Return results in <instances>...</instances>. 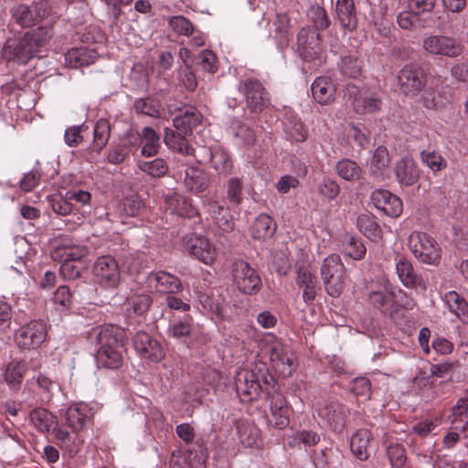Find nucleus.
Returning a JSON list of instances; mask_svg holds the SVG:
<instances>
[{"instance_id": "nucleus-62", "label": "nucleus", "mask_w": 468, "mask_h": 468, "mask_svg": "<svg viewBox=\"0 0 468 468\" xmlns=\"http://www.w3.org/2000/svg\"><path fill=\"white\" fill-rule=\"evenodd\" d=\"M276 37L281 42V38L283 41L288 39V32L290 27V18L286 14H277L274 21Z\"/></svg>"}, {"instance_id": "nucleus-24", "label": "nucleus", "mask_w": 468, "mask_h": 468, "mask_svg": "<svg viewBox=\"0 0 468 468\" xmlns=\"http://www.w3.org/2000/svg\"><path fill=\"white\" fill-rule=\"evenodd\" d=\"M396 273L400 282L407 288H420L426 290L427 286L420 275L415 271L411 261L405 256L396 259Z\"/></svg>"}, {"instance_id": "nucleus-16", "label": "nucleus", "mask_w": 468, "mask_h": 468, "mask_svg": "<svg viewBox=\"0 0 468 468\" xmlns=\"http://www.w3.org/2000/svg\"><path fill=\"white\" fill-rule=\"evenodd\" d=\"M345 96L351 101L354 111L357 113H376L381 110V99L367 92H361L354 84H347Z\"/></svg>"}, {"instance_id": "nucleus-35", "label": "nucleus", "mask_w": 468, "mask_h": 468, "mask_svg": "<svg viewBox=\"0 0 468 468\" xmlns=\"http://www.w3.org/2000/svg\"><path fill=\"white\" fill-rule=\"evenodd\" d=\"M314 100L320 104H328L334 101L335 85L329 77H318L311 87Z\"/></svg>"}, {"instance_id": "nucleus-33", "label": "nucleus", "mask_w": 468, "mask_h": 468, "mask_svg": "<svg viewBox=\"0 0 468 468\" xmlns=\"http://www.w3.org/2000/svg\"><path fill=\"white\" fill-rule=\"evenodd\" d=\"M185 186L194 193L205 191L209 185L207 174L197 166H187L185 170Z\"/></svg>"}, {"instance_id": "nucleus-27", "label": "nucleus", "mask_w": 468, "mask_h": 468, "mask_svg": "<svg viewBox=\"0 0 468 468\" xmlns=\"http://www.w3.org/2000/svg\"><path fill=\"white\" fill-rule=\"evenodd\" d=\"M335 18L341 27L354 31L358 26V16L354 0H336L335 5Z\"/></svg>"}, {"instance_id": "nucleus-5", "label": "nucleus", "mask_w": 468, "mask_h": 468, "mask_svg": "<svg viewBox=\"0 0 468 468\" xmlns=\"http://www.w3.org/2000/svg\"><path fill=\"white\" fill-rule=\"evenodd\" d=\"M408 246L415 258L421 263L438 265L441 261V248L438 242L425 232H412Z\"/></svg>"}, {"instance_id": "nucleus-28", "label": "nucleus", "mask_w": 468, "mask_h": 468, "mask_svg": "<svg viewBox=\"0 0 468 468\" xmlns=\"http://www.w3.org/2000/svg\"><path fill=\"white\" fill-rule=\"evenodd\" d=\"M395 175L399 185L410 186L420 178V169L413 159L402 158L395 165Z\"/></svg>"}, {"instance_id": "nucleus-37", "label": "nucleus", "mask_w": 468, "mask_h": 468, "mask_svg": "<svg viewBox=\"0 0 468 468\" xmlns=\"http://www.w3.org/2000/svg\"><path fill=\"white\" fill-rule=\"evenodd\" d=\"M141 154L144 157L157 155L161 147L160 135L152 127L146 126L140 133Z\"/></svg>"}, {"instance_id": "nucleus-41", "label": "nucleus", "mask_w": 468, "mask_h": 468, "mask_svg": "<svg viewBox=\"0 0 468 468\" xmlns=\"http://www.w3.org/2000/svg\"><path fill=\"white\" fill-rule=\"evenodd\" d=\"M289 410L281 395L273 396L271 402V417L269 421L278 429L289 424Z\"/></svg>"}, {"instance_id": "nucleus-45", "label": "nucleus", "mask_w": 468, "mask_h": 468, "mask_svg": "<svg viewBox=\"0 0 468 468\" xmlns=\"http://www.w3.org/2000/svg\"><path fill=\"white\" fill-rule=\"evenodd\" d=\"M137 165L141 171L154 178L163 177L168 172L166 160L160 157L152 161H138Z\"/></svg>"}, {"instance_id": "nucleus-53", "label": "nucleus", "mask_w": 468, "mask_h": 468, "mask_svg": "<svg viewBox=\"0 0 468 468\" xmlns=\"http://www.w3.org/2000/svg\"><path fill=\"white\" fill-rule=\"evenodd\" d=\"M177 79L181 85H183L188 91H194L197 86V80L196 74L193 72L190 66L185 63L180 67L177 71Z\"/></svg>"}, {"instance_id": "nucleus-11", "label": "nucleus", "mask_w": 468, "mask_h": 468, "mask_svg": "<svg viewBox=\"0 0 468 468\" xmlns=\"http://www.w3.org/2000/svg\"><path fill=\"white\" fill-rule=\"evenodd\" d=\"M231 274L237 288L245 294H255L262 286L257 271L245 261H235L231 266Z\"/></svg>"}, {"instance_id": "nucleus-15", "label": "nucleus", "mask_w": 468, "mask_h": 468, "mask_svg": "<svg viewBox=\"0 0 468 468\" xmlns=\"http://www.w3.org/2000/svg\"><path fill=\"white\" fill-rule=\"evenodd\" d=\"M271 364L277 374L282 378H289L295 370L294 356L285 346L275 341L268 347Z\"/></svg>"}, {"instance_id": "nucleus-38", "label": "nucleus", "mask_w": 468, "mask_h": 468, "mask_svg": "<svg viewBox=\"0 0 468 468\" xmlns=\"http://www.w3.org/2000/svg\"><path fill=\"white\" fill-rule=\"evenodd\" d=\"M442 300L449 311L463 322H468V303L455 291L447 292Z\"/></svg>"}, {"instance_id": "nucleus-43", "label": "nucleus", "mask_w": 468, "mask_h": 468, "mask_svg": "<svg viewBox=\"0 0 468 468\" xmlns=\"http://www.w3.org/2000/svg\"><path fill=\"white\" fill-rule=\"evenodd\" d=\"M111 137V124L106 119L97 121L93 130V141L90 145L91 151L100 153L107 144Z\"/></svg>"}, {"instance_id": "nucleus-46", "label": "nucleus", "mask_w": 468, "mask_h": 468, "mask_svg": "<svg viewBox=\"0 0 468 468\" xmlns=\"http://www.w3.org/2000/svg\"><path fill=\"white\" fill-rule=\"evenodd\" d=\"M356 227L361 233L372 240L381 238L379 225L368 215L361 214L356 218Z\"/></svg>"}, {"instance_id": "nucleus-6", "label": "nucleus", "mask_w": 468, "mask_h": 468, "mask_svg": "<svg viewBox=\"0 0 468 468\" xmlns=\"http://www.w3.org/2000/svg\"><path fill=\"white\" fill-rule=\"evenodd\" d=\"M316 412L324 425L335 433H341L344 431L350 413L346 405L334 399L319 401L316 405Z\"/></svg>"}, {"instance_id": "nucleus-39", "label": "nucleus", "mask_w": 468, "mask_h": 468, "mask_svg": "<svg viewBox=\"0 0 468 468\" xmlns=\"http://www.w3.org/2000/svg\"><path fill=\"white\" fill-rule=\"evenodd\" d=\"M276 230V223L267 214L259 215L250 227V234L255 239L264 240L272 237Z\"/></svg>"}, {"instance_id": "nucleus-30", "label": "nucleus", "mask_w": 468, "mask_h": 468, "mask_svg": "<svg viewBox=\"0 0 468 468\" xmlns=\"http://www.w3.org/2000/svg\"><path fill=\"white\" fill-rule=\"evenodd\" d=\"M373 440L371 431L362 428L357 430L350 438V450L360 461H366L369 457L370 442Z\"/></svg>"}, {"instance_id": "nucleus-10", "label": "nucleus", "mask_w": 468, "mask_h": 468, "mask_svg": "<svg viewBox=\"0 0 468 468\" xmlns=\"http://www.w3.org/2000/svg\"><path fill=\"white\" fill-rule=\"evenodd\" d=\"M47 337V323L42 319H34L16 332L15 341L21 349L33 350L38 348Z\"/></svg>"}, {"instance_id": "nucleus-7", "label": "nucleus", "mask_w": 468, "mask_h": 468, "mask_svg": "<svg viewBox=\"0 0 468 468\" xmlns=\"http://www.w3.org/2000/svg\"><path fill=\"white\" fill-rule=\"evenodd\" d=\"M238 90L243 94L247 108L253 113H260L271 105L270 93L255 78L241 80Z\"/></svg>"}, {"instance_id": "nucleus-8", "label": "nucleus", "mask_w": 468, "mask_h": 468, "mask_svg": "<svg viewBox=\"0 0 468 468\" xmlns=\"http://www.w3.org/2000/svg\"><path fill=\"white\" fill-rule=\"evenodd\" d=\"M297 52L303 60L320 65L324 59V50L319 34L310 27H302L297 35Z\"/></svg>"}, {"instance_id": "nucleus-21", "label": "nucleus", "mask_w": 468, "mask_h": 468, "mask_svg": "<svg viewBox=\"0 0 468 468\" xmlns=\"http://www.w3.org/2000/svg\"><path fill=\"white\" fill-rule=\"evenodd\" d=\"M149 287L163 294H176L183 291L181 280L164 271H152L147 275Z\"/></svg>"}, {"instance_id": "nucleus-36", "label": "nucleus", "mask_w": 468, "mask_h": 468, "mask_svg": "<svg viewBox=\"0 0 468 468\" xmlns=\"http://www.w3.org/2000/svg\"><path fill=\"white\" fill-rule=\"evenodd\" d=\"M96 59L97 53L84 47L71 48L65 55L66 64L74 69L90 65Z\"/></svg>"}, {"instance_id": "nucleus-40", "label": "nucleus", "mask_w": 468, "mask_h": 468, "mask_svg": "<svg viewBox=\"0 0 468 468\" xmlns=\"http://www.w3.org/2000/svg\"><path fill=\"white\" fill-rule=\"evenodd\" d=\"M153 299L147 293H133L125 301V312L128 316L144 315L152 305Z\"/></svg>"}, {"instance_id": "nucleus-32", "label": "nucleus", "mask_w": 468, "mask_h": 468, "mask_svg": "<svg viewBox=\"0 0 468 468\" xmlns=\"http://www.w3.org/2000/svg\"><path fill=\"white\" fill-rule=\"evenodd\" d=\"M390 158L385 146H378L368 164L369 175L377 183H380L385 178V171L388 167Z\"/></svg>"}, {"instance_id": "nucleus-48", "label": "nucleus", "mask_w": 468, "mask_h": 468, "mask_svg": "<svg viewBox=\"0 0 468 468\" xmlns=\"http://www.w3.org/2000/svg\"><path fill=\"white\" fill-rule=\"evenodd\" d=\"M420 159L433 173H439L447 167L446 159L437 151L423 150Z\"/></svg>"}, {"instance_id": "nucleus-55", "label": "nucleus", "mask_w": 468, "mask_h": 468, "mask_svg": "<svg viewBox=\"0 0 468 468\" xmlns=\"http://www.w3.org/2000/svg\"><path fill=\"white\" fill-rule=\"evenodd\" d=\"M317 188L318 193L329 200L335 199L340 193L339 185L336 181L329 177L323 178V180L318 184Z\"/></svg>"}, {"instance_id": "nucleus-59", "label": "nucleus", "mask_w": 468, "mask_h": 468, "mask_svg": "<svg viewBox=\"0 0 468 468\" xmlns=\"http://www.w3.org/2000/svg\"><path fill=\"white\" fill-rule=\"evenodd\" d=\"M227 197L235 205H239L242 200V185L241 181L237 177H232L228 181Z\"/></svg>"}, {"instance_id": "nucleus-50", "label": "nucleus", "mask_w": 468, "mask_h": 468, "mask_svg": "<svg viewBox=\"0 0 468 468\" xmlns=\"http://www.w3.org/2000/svg\"><path fill=\"white\" fill-rule=\"evenodd\" d=\"M133 108L138 114H144L153 118L160 117V103L154 99H138L134 101Z\"/></svg>"}, {"instance_id": "nucleus-51", "label": "nucleus", "mask_w": 468, "mask_h": 468, "mask_svg": "<svg viewBox=\"0 0 468 468\" xmlns=\"http://www.w3.org/2000/svg\"><path fill=\"white\" fill-rule=\"evenodd\" d=\"M84 270H86L85 262L74 261V259H66L60 266V273L67 280L80 278Z\"/></svg>"}, {"instance_id": "nucleus-3", "label": "nucleus", "mask_w": 468, "mask_h": 468, "mask_svg": "<svg viewBox=\"0 0 468 468\" xmlns=\"http://www.w3.org/2000/svg\"><path fill=\"white\" fill-rule=\"evenodd\" d=\"M29 419L32 424L40 432H49L55 436L58 445L67 451L69 456H74L80 451L82 440L76 434L69 433L67 430L56 424V417L43 408H37L30 411Z\"/></svg>"}, {"instance_id": "nucleus-18", "label": "nucleus", "mask_w": 468, "mask_h": 468, "mask_svg": "<svg viewBox=\"0 0 468 468\" xmlns=\"http://www.w3.org/2000/svg\"><path fill=\"white\" fill-rule=\"evenodd\" d=\"M93 273L105 288H115L120 282L119 265L112 256L99 257L93 264Z\"/></svg>"}, {"instance_id": "nucleus-57", "label": "nucleus", "mask_w": 468, "mask_h": 468, "mask_svg": "<svg viewBox=\"0 0 468 468\" xmlns=\"http://www.w3.org/2000/svg\"><path fill=\"white\" fill-rule=\"evenodd\" d=\"M369 302L376 308L384 311L393 300V292L388 290L371 292L368 295Z\"/></svg>"}, {"instance_id": "nucleus-17", "label": "nucleus", "mask_w": 468, "mask_h": 468, "mask_svg": "<svg viewBox=\"0 0 468 468\" xmlns=\"http://www.w3.org/2000/svg\"><path fill=\"white\" fill-rule=\"evenodd\" d=\"M235 386L237 394L243 402L257 399L261 392L260 377L253 370L239 371L235 378Z\"/></svg>"}, {"instance_id": "nucleus-4", "label": "nucleus", "mask_w": 468, "mask_h": 468, "mask_svg": "<svg viewBox=\"0 0 468 468\" xmlns=\"http://www.w3.org/2000/svg\"><path fill=\"white\" fill-rule=\"evenodd\" d=\"M320 273L325 292L332 297H339L349 280L347 270L340 256L337 254L327 256L323 261Z\"/></svg>"}, {"instance_id": "nucleus-58", "label": "nucleus", "mask_w": 468, "mask_h": 468, "mask_svg": "<svg viewBox=\"0 0 468 468\" xmlns=\"http://www.w3.org/2000/svg\"><path fill=\"white\" fill-rule=\"evenodd\" d=\"M37 386L43 390L42 401H49L55 391L58 390V384L44 375H38L36 380Z\"/></svg>"}, {"instance_id": "nucleus-14", "label": "nucleus", "mask_w": 468, "mask_h": 468, "mask_svg": "<svg viewBox=\"0 0 468 468\" xmlns=\"http://www.w3.org/2000/svg\"><path fill=\"white\" fill-rule=\"evenodd\" d=\"M271 364L277 374L282 378H289L295 370L294 356L285 346L275 341L268 347Z\"/></svg>"}, {"instance_id": "nucleus-29", "label": "nucleus", "mask_w": 468, "mask_h": 468, "mask_svg": "<svg viewBox=\"0 0 468 468\" xmlns=\"http://www.w3.org/2000/svg\"><path fill=\"white\" fill-rule=\"evenodd\" d=\"M202 118L196 108L187 107L173 119V124L184 135H191L193 130L201 123Z\"/></svg>"}, {"instance_id": "nucleus-63", "label": "nucleus", "mask_w": 468, "mask_h": 468, "mask_svg": "<svg viewBox=\"0 0 468 468\" xmlns=\"http://www.w3.org/2000/svg\"><path fill=\"white\" fill-rule=\"evenodd\" d=\"M76 293V290L70 292L68 286H59L54 294V302L68 309L71 305L72 299Z\"/></svg>"}, {"instance_id": "nucleus-13", "label": "nucleus", "mask_w": 468, "mask_h": 468, "mask_svg": "<svg viewBox=\"0 0 468 468\" xmlns=\"http://www.w3.org/2000/svg\"><path fill=\"white\" fill-rule=\"evenodd\" d=\"M397 79L400 92L409 97L417 96L426 85V75L417 64L405 65Z\"/></svg>"}, {"instance_id": "nucleus-1", "label": "nucleus", "mask_w": 468, "mask_h": 468, "mask_svg": "<svg viewBox=\"0 0 468 468\" xmlns=\"http://www.w3.org/2000/svg\"><path fill=\"white\" fill-rule=\"evenodd\" d=\"M88 338L99 346L96 354V363L99 367L115 370L123 364V343L126 338L125 331L117 325L103 324L92 328Z\"/></svg>"}, {"instance_id": "nucleus-12", "label": "nucleus", "mask_w": 468, "mask_h": 468, "mask_svg": "<svg viewBox=\"0 0 468 468\" xmlns=\"http://www.w3.org/2000/svg\"><path fill=\"white\" fill-rule=\"evenodd\" d=\"M422 48L430 56L457 58L463 52L461 43L452 37L430 35L422 40Z\"/></svg>"}, {"instance_id": "nucleus-19", "label": "nucleus", "mask_w": 468, "mask_h": 468, "mask_svg": "<svg viewBox=\"0 0 468 468\" xmlns=\"http://www.w3.org/2000/svg\"><path fill=\"white\" fill-rule=\"evenodd\" d=\"M133 346L143 358L151 362H159L165 357L162 345L146 332L140 331L135 334Z\"/></svg>"}, {"instance_id": "nucleus-52", "label": "nucleus", "mask_w": 468, "mask_h": 468, "mask_svg": "<svg viewBox=\"0 0 468 468\" xmlns=\"http://www.w3.org/2000/svg\"><path fill=\"white\" fill-rule=\"evenodd\" d=\"M309 16L316 30H325L330 26V19L325 9L320 5H313Z\"/></svg>"}, {"instance_id": "nucleus-49", "label": "nucleus", "mask_w": 468, "mask_h": 468, "mask_svg": "<svg viewBox=\"0 0 468 468\" xmlns=\"http://www.w3.org/2000/svg\"><path fill=\"white\" fill-rule=\"evenodd\" d=\"M344 252L349 258L359 261L365 257L367 249L361 239L354 236H346L344 241Z\"/></svg>"}, {"instance_id": "nucleus-2", "label": "nucleus", "mask_w": 468, "mask_h": 468, "mask_svg": "<svg viewBox=\"0 0 468 468\" xmlns=\"http://www.w3.org/2000/svg\"><path fill=\"white\" fill-rule=\"evenodd\" d=\"M51 36L49 27H38L27 32L22 37L7 39L3 48V55L9 61L27 64L48 44Z\"/></svg>"}, {"instance_id": "nucleus-54", "label": "nucleus", "mask_w": 468, "mask_h": 468, "mask_svg": "<svg viewBox=\"0 0 468 468\" xmlns=\"http://www.w3.org/2000/svg\"><path fill=\"white\" fill-rule=\"evenodd\" d=\"M168 25L177 35L189 36L194 32L192 23L183 16H172Z\"/></svg>"}, {"instance_id": "nucleus-56", "label": "nucleus", "mask_w": 468, "mask_h": 468, "mask_svg": "<svg viewBox=\"0 0 468 468\" xmlns=\"http://www.w3.org/2000/svg\"><path fill=\"white\" fill-rule=\"evenodd\" d=\"M340 69L347 77L356 78L360 73L361 66L356 57L346 55L342 57Z\"/></svg>"}, {"instance_id": "nucleus-31", "label": "nucleus", "mask_w": 468, "mask_h": 468, "mask_svg": "<svg viewBox=\"0 0 468 468\" xmlns=\"http://www.w3.org/2000/svg\"><path fill=\"white\" fill-rule=\"evenodd\" d=\"M207 209L216 225L224 232H230L234 229L235 220L229 209L218 201H212L207 205Z\"/></svg>"}, {"instance_id": "nucleus-61", "label": "nucleus", "mask_w": 468, "mask_h": 468, "mask_svg": "<svg viewBox=\"0 0 468 468\" xmlns=\"http://www.w3.org/2000/svg\"><path fill=\"white\" fill-rule=\"evenodd\" d=\"M42 174L38 168H35L25 174L20 181V189L24 192L32 191L39 183Z\"/></svg>"}, {"instance_id": "nucleus-26", "label": "nucleus", "mask_w": 468, "mask_h": 468, "mask_svg": "<svg viewBox=\"0 0 468 468\" xmlns=\"http://www.w3.org/2000/svg\"><path fill=\"white\" fill-rule=\"evenodd\" d=\"M186 249L191 256L205 264H211L216 259L215 248L209 240L204 237H189L186 242Z\"/></svg>"}, {"instance_id": "nucleus-22", "label": "nucleus", "mask_w": 468, "mask_h": 468, "mask_svg": "<svg viewBox=\"0 0 468 468\" xmlns=\"http://www.w3.org/2000/svg\"><path fill=\"white\" fill-rule=\"evenodd\" d=\"M207 459V448L202 444H195L193 448L186 449L183 456L173 455L170 468H205Z\"/></svg>"}, {"instance_id": "nucleus-44", "label": "nucleus", "mask_w": 468, "mask_h": 468, "mask_svg": "<svg viewBox=\"0 0 468 468\" xmlns=\"http://www.w3.org/2000/svg\"><path fill=\"white\" fill-rule=\"evenodd\" d=\"M212 167L218 173L228 175L232 171L233 164L229 154L221 147L212 148L210 151Z\"/></svg>"}, {"instance_id": "nucleus-47", "label": "nucleus", "mask_w": 468, "mask_h": 468, "mask_svg": "<svg viewBox=\"0 0 468 468\" xmlns=\"http://www.w3.org/2000/svg\"><path fill=\"white\" fill-rule=\"evenodd\" d=\"M336 172L340 177L346 181H356L362 174L361 167L351 159H342L336 164Z\"/></svg>"}, {"instance_id": "nucleus-64", "label": "nucleus", "mask_w": 468, "mask_h": 468, "mask_svg": "<svg viewBox=\"0 0 468 468\" xmlns=\"http://www.w3.org/2000/svg\"><path fill=\"white\" fill-rule=\"evenodd\" d=\"M388 455L391 465L396 468H400L406 462L405 450L401 445H389L388 447Z\"/></svg>"}, {"instance_id": "nucleus-23", "label": "nucleus", "mask_w": 468, "mask_h": 468, "mask_svg": "<svg viewBox=\"0 0 468 468\" xmlns=\"http://www.w3.org/2000/svg\"><path fill=\"white\" fill-rule=\"evenodd\" d=\"M295 272V282L303 292V300L306 304H311L320 290L317 277L304 265L297 266Z\"/></svg>"}, {"instance_id": "nucleus-20", "label": "nucleus", "mask_w": 468, "mask_h": 468, "mask_svg": "<svg viewBox=\"0 0 468 468\" xmlns=\"http://www.w3.org/2000/svg\"><path fill=\"white\" fill-rule=\"evenodd\" d=\"M370 199L377 209L388 217L397 218L402 213V201L388 190L376 189L371 193Z\"/></svg>"}, {"instance_id": "nucleus-34", "label": "nucleus", "mask_w": 468, "mask_h": 468, "mask_svg": "<svg viewBox=\"0 0 468 468\" xmlns=\"http://www.w3.org/2000/svg\"><path fill=\"white\" fill-rule=\"evenodd\" d=\"M186 135L179 131L165 128L164 142L168 149L183 155H193L194 148L188 144Z\"/></svg>"}, {"instance_id": "nucleus-42", "label": "nucleus", "mask_w": 468, "mask_h": 468, "mask_svg": "<svg viewBox=\"0 0 468 468\" xmlns=\"http://www.w3.org/2000/svg\"><path fill=\"white\" fill-rule=\"evenodd\" d=\"M28 369L25 361H12L7 365L5 379L8 387L13 390H18L23 378Z\"/></svg>"}, {"instance_id": "nucleus-60", "label": "nucleus", "mask_w": 468, "mask_h": 468, "mask_svg": "<svg viewBox=\"0 0 468 468\" xmlns=\"http://www.w3.org/2000/svg\"><path fill=\"white\" fill-rule=\"evenodd\" d=\"M199 65L202 69L209 74H214L218 70L217 57L207 49L202 50L198 55Z\"/></svg>"}, {"instance_id": "nucleus-9", "label": "nucleus", "mask_w": 468, "mask_h": 468, "mask_svg": "<svg viewBox=\"0 0 468 468\" xmlns=\"http://www.w3.org/2000/svg\"><path fill=\"white\" fill-rule=\"evenodd\" d=\"M51 12V5L48 0H41L32 5L16 4L12 6L10 13L13 20L22 27H32Z\"/></svg>"}, {"instance_id": "nucleus-25", "label": "nucleus", "mask_w": 468, "mask_h": 468, "mask_svg": "<svg viewBox=\"0 0 468 468\" xmlns=\"http://www.w3.org/2000/svg\"><path fill=\"white\" fill-rule=\"evenodd\" d=\"M61 418L68 427L79 438L78 431H81L87 421L90 419V409L84 403L70 405L64 412L61 411Z\"/></svg>"}]
</instances>
